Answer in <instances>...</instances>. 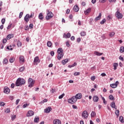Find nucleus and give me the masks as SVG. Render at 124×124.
<instances>
[{
	"mask_svg": "<svg viewBox=\"0 0 124 124\" xmlns=\"http://www.w3.org/2000/svg\"><path fill=\"white\" fill-rule=\"evenodd\" d=\"M23 16V12H20L19 16V18H22V16Z\"/></svg>",
	"mask_w": 124,
	"mask_h": 124,
	"instance_id": "bf43d9fd",
	"label": "nucleus"
},
{
	"mask_svg": "<svg viewBox=\"0 0 124 124\" xmlns=\"http://www.w3.org/2000/svg\"><path fill=\"white\" fill-rule=\"evenodd\" d=\"M52 111V108L51 107H48L44 109L45 113H50Z\"/></svg>",
	"mask_w": 124,
	"mask_h": 124,
	"instance_id": "9d476101",
	"label": "nucleus"
},
{
	"mask_svg": "<svg viewBox=\"0 0 124 124\" xmlns=\"http://www.w3.org/2000/svg\"><path fill=\"white\" fill-rule=\"evenodd\" d=\"M119 84V81H116L115 83H112L110 84V87L112 88V89H116L118 87V84Z\"/></svg>",
	"mask_w": 124,
	"mask_h": 124,
	"instance_id": "423d86ee",
	"label": "nucleus"
},
{
	"mask_svg": "<svg viewBox=\"0 0 124 124\" xmlns=\"http://www.w3.org/2000/svg\"><path fill=\"white\" fill-rule=\"evenodd\" d=\"M53 13L49 11V10H47V16H46V20H50L51 18H53Z\"/></svg>",
	"mask_w": 124,
	"mask_h": 124,
	"instance_id": "7ed1b4c3",
	"label": "nucleus"
},
{
	"mask_svg": "<svg viewBox=\"0 0 124 124\" xmlns=\"http://www.w3.org/2000/svg\"><path fill=\"white\" fill-rule=\"evenodd\" d=\"M8 63V60H7V59L5 58L3 60V64H7Z\"/></svg>",
	"mask_w": 124,
	"mask_h": 124,
	"instance_id": "a878e982",
	"label": "nucleus"
},
{
	"mask_svg": "<svg viewBox=\"0 0 124 124\" xmlns=\"http://www.w3.org/2000/svg\"><path fill=\"white\" fill-rule=\"evenodd\" d=\"M107 19V20H109L112 19V16H108Z\"/></svg>",
	"mask_w": 124,
	"mask_h": 124,
	"instance_id": "0e129e2a",
	"label": "nucleus"
},
{
	"mask_svg": "<svg viewBox=\"0 0 124 124\" xmlns=\"http://www.w3.org/2000/svg\"><path fill=\"white\" fill-rule=\"evenodd\" d=\"M19 62L20 63H22V62H25V58H24V56H20L19 57Z\"/></svg>",
	"mask_w": 124,
	"mask_h": 124,
	"instance_id": "f3484780",
	"label": "nucleus"
},
{
	"mask_svg": "<svg viewBox=\"0 0 124 124\" xmlns=\"http://www.w3.org/2000/svg\"><path fill=\"white\" fill-rule=\"evenodd\" d=\"M102 99L103 101V103H104V104H106V103H107V102H106V100H105V98H104L103 97H102Z\"/></svg>",
	"mask_w": 124,
	"mask_h": 124,
	"instance_id": "603ef678",
	"label": "nucleus"
},
{
	"mask_svg": "<svg viewBox=\"0 0 124 124\" xmlns=\"http://www.w3.org/2000/svg\"><path fill=\"white\" fill-rule=\"evenodd\" d=\"M115 115H116V116L117 117H119V115H120V110H116L115 111Z\"/></svg>",
	"mask_w": 124,
	"mask_h": 124,
	"instance_id": "c85d7f7f",
	"label": "nucleus"
},
{
	"mask_svg": "<svg viewBox=\"0 0 124 124\" xmlns=\"http://www.w3.org/2000/svg\"><path fill=\"white\" fill-rule=\"evenodd\" d=\"M73 10L75 12H78V11H79V7H78V5H75L73 7Z\"/></svg>",
	"mask_w": 124,
	"mask_h": 124,
	"instance_id": "dca6fc26",
	"label": "nucleus"
},
{
	"mask_svg": "<svg viewBox=\"0 0 124 124\" xmlns=\"http://www.w3.org/2000/svg\"><path fill=\"white\" fill-rule=\"evenodd\" d=\"M62 122L59 119H55L53 121V124H61Z\"/></svg>",
	"mask_w": 124,
	"mask_h": 124,
	"instance_id": "2eb2a0df",
	"label": "nucleus"
},
{
	"mask_svg": "<svg viewBox=\"0 0 124 124\" xmlns=\"http://www.w3.org/2000/svg\"><path fill=\"white\" fill-rule=\"evenodd\" d=\"M1 23L2 25H4V23H5V18H2L1 19Z\"/></svg>",
	"mask_w": 124,
	"mask_h": 124,
	"instance_id": "3c124183",
	"label": "nucleus"
},
{
	"mask_svg": "<svg viewBox=\"0 0 124 124\" xmlns=\"http://www.w3.org/2000/svg\"><path fill=\"white\" fill-rule=\"evenodd\" d=\"M76 65H77V63L74 62V64L71 65L70 68H71V67H74V66H76Z\"/></svg>",
	"mask_w": 124,
	"mask_h": 124,
	"instance_id": "864d4df0",
	"label": "nucleus"
},
{
	"mask_svg": "<svg viewBox=\"0 0 124 124\" xmlns=\"http://www.w3.org/2000/svg\"><path fill=\"white\" fill-rule=\"evenodd\" d=\"M33 62L35 63V64H37V63L40 62V60H39V57H38V56H36L34 58Z\"/></svg>",
	"mask_w": 124,
	"mask_h": 124,
	"instance_id": "0eeeda50",
	"label": "nucleus"
},
{
	"mask_svg": "<svg viewBox=\"0 0 124 124\" xmlns=\"http://www.w3.org/2000/svg\"><path fill=\"white\" fill-rule=\"evenodd\" d=\"M12 121H14L16 119V115H13L11 116Z\"/></svg>",
	"mask_w": 124,
	"mask_h": 124,
	"instance_id": "79ce46f5",
	"label": "nucleus"
},
{
	"mask_svg": "<svg viewBox=\"0 0 124 124\" xmlns=\"http://www.w3.org/2000/svg\"><path fill=\"white\" fill-rule=\"evenodd\" d=\"M38 18L39 20H42L43 19H44V16H43V14L42 13H41L39 14Z\"/></svg>",
	"mask_w": 124,
	"mask_h": 124,
	"instance_id": "a211bd4d",
	"label": "nucleus"
},
{
	"mask_svg": "<svg viewBox=\"0 0 124 124\" xmlns=\"http://www.w3.org/2000/svg\"><path fill=\"white\" fill-rule=\"evenodd\" d=\"M115 15L117 19H122L123 18V14H121L119 11H117Z\"/></svg>",
	"mask_w": 124,
	"mask_h": 124,
	"instance_id": "39448f33",
	"label": "nucleus"
},
{
	"mask_svg": "<svg viewBox=\"0 0 124 124\" xmlns=\"http://www.w3.org/2000/svg\"><path fill=\"white\" fill-rule=\"evenodd\" d=\"M25 70V67L22 66L19 68V71L20 72H23Z\"/></svg>",
	"mask_w": 124,
	"mask_h": 124,
	"instance_id": "e433bc0d",
	"label": "nucleus"
},
{
	"mask_svg": "<svg viewBox=\"0 0 124 124\" xmlns=\"http://www.w3.org/2000/svg\"><path fill=\"white\" fill-rule=\"evenodd\" d=\"M119 60H120L121 61H122V62H124V57H122V56H120L119 57Z\"/></svg>",
	"mask_w": 124,
	"mask_h": 124,
	"instance_id": "052dcab7",
	"label": "nucleus"
},
{
	"mask_svg": "<svg viewBox=\"0 0 124 124\" xmlns=\"http://www.w3.org/2000/svg\"><path fill=\"white\" fill-rule=\"evenodd\" d=\"M35 81L33 80V81L31 82H29L28 87L29 88H32V87H33V85H34V83H35Z\"/></svg>",
	"mask_w": 124,
	"mask_h": 124,
	"instance_id": "6ab92c4d",
	"label": "nucleus"
},
{
	"mask_svg": "<svg viewBox=\"0 0 124 124\" xmlns=\"http://www.w3.org/2000/svg\"><path fill=\"white\" fill-rule=\"evenodd\" d=\"M63 56H64L63 52L62 53H60L59 54H58V55H57L58 60H60L61 59H62V58L63 57Z\"/></svg>",
	"mask_w": 124,
	"mask_h": 124,
	"instance_id": "ddd939ff",
	"label": "nucleus"
},
{
	"mask_svg": "<svg viewBox=\"0 0 124 124\" xmlns=\"http://www.w3.org/2000/svg\"><path fill=\"white\" fill-rule=\"evenodd\" d=\"M94 54L95 55V56H102V55H103V53H100L98 51H94Z\"/></svg>",
	"mask_w": 124,
	"mask_h": 124,
	"instance_id": "5701e85b",
	"label": "nucleus"
},
{
	"mask_svg": "<svg viewBox=\"0 0 124 124\" xmlns=\"http://www.w3.org/2000/svg\"><path fill=\"white\" fill-rule=\"evenodd\" d=\"M91 79L92 81H94L95 80V77L92 76V77H91Z\"/></svg>",
	"mask_w": 124,
	"mask_h": 124,
	"instance_id": "5fc2aeb1",
	"label": "nucleus"
},
{
	"mask_svg": "<svg viewBox=\"0 0 124 124\" xmlns=\"http://www.w3.org/2000/svg\"><path fill=\"white\" fill-rule=\"evenodd\" d=\"M89 23L90 25H92L93 24V18H90L89 19Z\"/></svg>",
	"mask_w": 124,
	"mask_h": 124,
	"instance_id": "13d9d810",
	"label": "nucleus"
},
{
	"mask_svg": "<svg viewBox=\"0 0 124 124\" xmlns=\"http://www.w3.org/2000/svg\"><path fill=\"white\" fill-rule=\"evenodd\" d=\"M48 100L47 99H45L43 101H41L40 104H43V103H45V102H47Z\"/></svg>",
	"mask_w": 124,
	"mask_h": 124,
	"instance_id": "7c9ffc66",
	"label": "nucleus"
},
{
	"mask_svg": "<svg viewBox=\"0 0 124 124\" xmlns=\"http://www.w3.org/2000/svg\"><path fill=\"white\" fill-rule=\"evenodd\" d=\"M33 81H34L33 80H32V78H29V79H28V84L29 83H31V82H32Z\"/></svg>",
	"mask_w": 124,
	"mask_h": 124,
	"instance_id": "09e8293b",
	"label": "nucleus"
},
{
	"mask_svg": "<svg viewBox=\"0 0 124 124\" xmlns=\"http://www.w3.org/2000/svg\"><path fill=\"white\" fill-rule=\"evenodd\" d=\"M26 83V81L25 79L21 78H18L16 81V87H19L20 86H22V85H25Z\"/></svg>",
	"mask_w": 124,
	"mask_h": 124,
	"instance_id": "f03ea898",
	"label": "nucleus"
},
{
	"mask_svg": "<svg viewBox=\"0 0 124 124\" xmlns=\"http://www.w3.org/2000/svg\"><path fill=\"white\" fill-rule=\"evenodd\" d=\"M119 65V64L118 63H114L113 64V67H114V70H116L117 69V67Z\"/></svg>",
	"mask_w": 124,
	"mask_h": 124,
	"instance_id": "bb28decb",
	"label": "nucleus"
},
{
	"mask_svg": "<svg viewBox=\"0 0 124 124\" xmlns=\"http://www.w3.org/2000/svg\"><path fill=\"white\" fill-rule=\"evenodd\" d=\"M110 106L112 108H115L116 107V104H115V102H112L111 103Z\"/></svg>",
	"mask_w": 124,
	"mask_h": 124,
	"instance_id": "c756f323",
	"label": "nucleus"
},
{
	"mask_svg": "<svg viewBox=\"0 0 124 124\" xmlns=\"http://www.w3.org/2000/svg\"><path fill=\"white\" fill-rule=\"evenodd\" d=\"M11 27H12V24H11L8 26L7 28V30H9L11 28Z\"/></svg>",
	"mask_w": 124,
	"mask_h": 124,
	"instance_id": "680f3d73",
	"label": "nucleus"
},
{
	"mask_svg": "<svg viewBox=\"0 0 124 124\" xmlns=\"http://www.w3.org/2000/svg\"><path fill=\"white\" fill-rule=\"evenodd\" d=\"M4 93H10V89H9L7 87L4 88Z\"/></svg>",
	"mask_w": 124,
	"mask_h": 124,
	"instance_id": "9b49d317",
	"label": "nucleus"
},
{
	"mask_svg": "<svg viewBox=\"0 0 124 124\" xmlns=\"http://www.w3.org/2000/svg\"><path fill=\"white\" fill-rule=\"evenodd\" d=\"M5 113H10V109L7 108L6 110H5Z\"/></svg>",
	"mask_w": 124,
	"mask_h": 124,
	"instance_id": "49530a36",
	"label": "nucleus"
},
{
	"mask_svg": "<svg viewBox=\"0 0 124 124\" xmlns=\"http://www.w3.org/2000/svg\"><path fill=\"white\" fill-rule=\"evenodd\" d=\"M47 46L48 47H51L52 46V43L50 41L47 42Z\"/></svg>",
	"mask_w": 124,
	"mask_h": 124,
	"instance_id": "58836bf2",
	"label": "nucleus"
},
{
	"mask_svg": "<svg viewBox=\"0 0 124 124\" xmlns=\"http://www.w3.org/2000/svg\"><path fill=\"white\" fill-rule=\"evenodd\" d=\"M108 98L110 100H115V98L114 97V96H113L112 94L109 96Z\"/></svg>",
	"mask_w": 124,
	"mask_h": 124,
	"instance_id": "cd10ccee",
	"label": "nucleus"
},
{
	"mask_svg": "<svg viewBox=\"0 0 124 124\" xmlns=\"http://www.w3.org/2000/svg\"><path fill=\"white\" fill-rule=\"evenodd\" d=\"M91 10H92V8H89L87 10L84 11V14L85 15H88V14L91 12Z\"/></svg>",
	"mask_w": 124,
	"mask_h": 124,
	"instance_id": "aec40b11",
	"label": "nucleus"
},
{
	"mask_svg": "<svg viewBox=\"0 0 124 124\" xmlns=\"http://www.w3.org/2000/svg\"><path fill=\"white\" fill-rule=\"evenodd\" d=\"M29 28L30 29H33V24H30L29 25Z\"/></svg>",
	"mask_w": 124,
	"mask_h": 124,
	"instance_id": "6e6d98bb",
	"label": "nucleus"
},
{
	"mask_svg": "<svg viewBox=\"0 0 124 124\" xmlns=\"http://www.w3.org/2000/svg\"><path fill=\"white\" fill-rule=\"evenodd\" d=\"M50 55H51V56H52V57H53L54 56V55H55V52L54 51H51Z\"/></svg>",
	"mask_w": 124,
	"mask_h": 124,
	"instance_id": "69168bd1",
	"label": "nucleus"
},
{
	"mask_svg": "<svg viewBox=\"0 0 124 124\" xmlns=\"http://www.w3.org/2000/svg\"><path fill=\"white\" fill-rule=\"evenodd\" d=\"M105 22H106V19L104 18V19L100 22L101 25H103V24H104V23H105Z\"/></svg>",
	"mask_w": 124,
	"mask_h": 124,
	"instance_id": "a19ab883",
	"label": "nucleus"
},
{
	"mask_svg": "<svg viewBox=\"0 0 124 124\" xmlns=\"http://www.w3.org/2000/svg\"><path fill=\"white\" fill-rule=\"evenodd\" d=\"M114 35H115V32H111L109 34V36H110V37H113Z\"/></svg>",
	"mask_w": 124,
	"mask_h": 124,
	"instance_id": "2f4dec72",
	"label": "nucleus"
},
{
	"mask_svg": "<svg viewBox=\"0 0 124 124\" xmlns=\"http://www.w3.org/2000/svg\"><path fill=\"white\" fill-rule=\"evenodd\" d=\"M95 115H96V113H95L94 111H92L91 114V116L92 117H94V116H95Z\"/></svg>",
	"mask_w": 124,
	"mask_h": 124,
	"instance_id": "37998d69",
	"label": "nucleus"
},
{
	"mask_svg": "<svg viewBox=\"0 0 124 124\" xmlns=\"http://www.w3.org/2000/svg\"><path fill=\"white\" fill-rule=\"evenodd\" d=\"M120 53L124 52V46L120 47Z\"/></svg>",
	"mask_w": 124,
	"mask_h": 124,
	"instance_id": "c9c22d12",
	"label": "nucleus"
},
{
	"mask_svg": "<svg viewBox=\"0 0 124 124\" xmlns=\"http://www.w3.org/2000/svg\"><path fill=\"white\" fill-rule=\"evenodd\" d=\"M81 116L83 119H87L89 117V113H88V111H87V110H84L83 111Z\"/></svg>",
	"mask_w": 124,
	"mask_h": 124,
	"instance_id": "20e7f679",
	"label": "nucleus"
},
{
	"mask_svg": "<svg viewBox=\"0 0 124 124\" xmlns=\"http://www.w3.org/2000/svg\"><path fill=\"white\" fill-rule=\"evenodd\" d=\"M34 115V112L32 110H29L27 113V117H31Z\"/></svg>",
	"mask_w": 124,
	"mask_h": 124,
	"instance_id": "6e6552de",
	"label": "nucleus"
},
{
	"mask_svg": "<svg viewBox=\"0 0 124 124\" xmlns=\"http://www.w3.org/2000/svg\"><path fill=\"white\" fill-rule=\"evenodd\" d=\"M9 99L11 100H13V99H14V97L13 96H9Z\"/></svg>",
	"mask_w": 124,
	"mask_h": 124,
	"instance_id": "774afa93",
	"label": "nucleus"
},
{
	"mask_svg": "<svg viewBox=\"0 0 124 124\" xmlns=\"http://www.w3.org/2000/svg\"><path fill=\"white\" fill-rule=\"evenodd\" d=\"M72 107H73V109H78V108H77V106H76L74 105H73Z\"/></svg>",
	"mask_w": 124,
	"mask_h": 124,
	"instance_id": "338daca9",
	"label": "nucleus"
},
{
	"mask_svg": "<svg viewBox=\"0 0 124 124\" xmlns=\"http://www.w3.org/2000/svg\"><path fill=\"white\" fill-rule=\"evenodd\" d=\"M11 46H7V49L8 50H10L11 51H12V50H13V48H12Z\"/></svg>",
	"mask_w": 124,
	"mask_h": 124,
	"instance_id": "de8ad7c7",
	"label": "nucleus"
},
{
	"mask_svg": "<svg viewBox=\"0 0 124 124\" xmlns=\"http://www.w3.org/2000/svg\"><path fill=\"white\" fill-rule=\"evenodd\" d=\"M74 76H78V75H80V72H76L74 73Z\"/></svg>",
	"mask_w": 124,
	"mask_h": 124,
	"instance_id": "c03bdc74",
	"label": "nucleus"
},
{
	"mask_svg": "<svg viewBox=\"0 0 124 124\" xmlns=\"http://www.w3.org/2000/svg\"><path fill=\"white\" fill-rule=\"evenodd\" d=\"M15 61V58H12L9 59V62H11V63H12V62H14Z\"/></svg>",
	"mask_w": 124,
	"mask_h": 124,
	"instance_id": "f704fd0d",
	"label": "nucleus"
},
{
	"mask_svg": "<svg viewBox=\"0 0 124 124\" xmlns=\"http://www.w3.org/2000/svg\"><path fill=\"white\" fill-rule=\"evenodd\" d=\"M107 0H99V2H101L102 3H104Z\"/></svg>",
	"mask_w": 124,
	"mask_h": 124,
	"instance_id": "e2e57ef3",
	"label": "nucleus"
},
{
	"mask_svg": "<svg viewBox=\"0 0 124 124\" xmlns=\"http://www.w3.org/2000/svg\"><path fill=\"white\" fill-rule=\"evenodd\" d=\"M100 18H101V13H100L99 16L95 18V22L98 21V20H100Z\"/></svg>",
	"mask_w": 124,
	"mask_h": 124,
	"instance_id": "b1692460",
	"label": "nucleus"
},
{
	"mask_svg": "<svg viewBox=\"0 0 124 124\" xmlns=\"http://www.w3.org/2000/svg\"><path fill=\"white\" fill-rule=\"evenodd\" d=\"M119 121L121 123H124V117H123V116H120V117H119Z\"/></svg>",
	"mask_w": 124,
	"mask_h": 124,
	"instance_id": "4c0bfd02",
	"label": "nucleus"
},
{
	"mask_svg": "<svg viewBox=\"0 0 124 124\" xmlns=\"http://www.w3.org/2000/svg\"><path fill=\"white\" fill-rule=\"evenodd\" d=\"M81 36H85L86 35V32L83 31L80 32Z\"/></svg>",
	"mask_w": 124,
	"mask_h": 124,
	"instance_id": "ea45409f",
	"label": "nucleus"
},
{
	"mask_svg": "<svg viewBox=\"0 0 124 124\" xmlns=\"http://www.w3.org/2000/svg\"><path fill=\"white\" fill-rule=\"evenodd\" d=\"M65 94L64 93H62V94H61V95H60L59 96V99H62V98L63 97V96H64Z\"/></svg>",
	"mask_w": 124,
	"mask_h": 124,
	"instance_id": "a18cd8bd",
	"label": "nucleus"
},
{
	"mask_svg": "<svg viewBox=\"0 0 124 124\" xmlns=\"http://www.w3.org/2000/svg\"><path fill=\"white\" fill-rule=\"evenodd\" d=\"M82 96V95L81 93H78L75 96H74L72 98H69L68 100V102L70 104H74V103L77 101V99H81Z\"/></svg>",
	"mask_w": 124,
	"mask_h": 124,
	"instance_id": "f257e3e1",
	"label": "nucleus"
},
{
	"mask_svg": "<svg viewBox=\"0 0 124 124\" xmlns=\"http://www.w3.org/2000/svg\"><path fill=\"white\" fill-rule=\"evenodd\" d=\"M34 123H38L39 122V117H36L34 119Z\"/></svg>",
	"mask_w": 124,
	"mask_h": 124,
	"instance_id": "72a5a7b5",
	"label": "nucleus"
},
{
	"mask_svg": "<svg viewBox=\"0 0 124 124\" xmlns=\"http://www.w3.org/2000/svg\"><path fill=\"white\" fill-rule=\"evenodd\" d=\"M57 53L58 54H62V53H63V50H62V48H59L57 50Z\"/></svg>",
	"mask_w": 124,
	"mask_h": 124,
	"instance_id": "4be33fe9",
	"label": "nucleus"
},
{
	"mask_svg": "<svg viewBox=\"0 0 124 124\" xmlns=\"http://www.w3.org/2000/svg\"><path fill=\"white\" fill-rule=\"evenodd\" d=\"M29 106V104H25L24 105H23V108H27V107Z\"/></svg>",
	"mask_w": 124,
	"mask_h": 124,
	"instance_id": "4d7b16f0",
	"label": "nucleus"
},
{
	"mask_svg": "<svg viewBox=\"0 0 124 124\" xmlns=\"http://www.w3.org/2000/svg\"><path fill=\"white\" fill-rule=\"evenodd\" d=\"M30 18V15L27 14L26 16L24 17V21L28 23L29 21H30V19H29Z\"/></svg>",
	"mask_w": 124,
	"mask_h": 124,
	"instance_id": "4468645a",
	"label": "nucleus"
},
{
	"mask_svg": "<svg viewBox=\"0 0 124 124\" xmlns=\"http://www.w3.org/2000/svg\"><path fill=\"white\" fill-rule=\"evenodd\" d=\"M4 105H5V103H4V102H1L0 103V106L3 107V106H4Z\"/></svg>",
	"mask_w": 124,
	"mask_h": 124,
	"instance_id": "8fccbe9b",
	"label": "nucleus"
},
{
	"mask_svg": "<svg viewBox=\"0 0 124 124\" xmlns=\"http://www.w3.org/2000/svg\"><path fill=\"white\" fill-rule=\"evenodd\" d=\"M13 37H14V35L12 34H10L7 36L6 38L8 40H9V39H11V38H13Z\"/></svg>",
	"mask_w": 124,
	"mask_h": 124,
	"instance_id": "412c9836",
	"label": "nucleus"
},
{
	"mask_svg": "<svg viewBox=\"0 0 124 124\" xmlns=\"http://www.w3.org/2000/svg\"><path fill=\"white\" fill-rule=\"evenodd\" d=\"M98 100H99V98L97 95H94L93 97V101L94 102H98Z\"/></svg>",
	"mask_w": 124,
	"mask_h": 124,
	"instance_id": "f8f14e48",
	"label": "nucleus"
},
{
	"mask_svg": "<svg viewBox=\"0 0 124 124\" xmlns=\"http://www.w3.org/2000/svg\"><path fill=\"white\" fill-rule=\"evenodd\" d=\"M68 59H64L62 61V62L63 64V65H65V64L68 62Z\"/></svg>",
	"mask_w": 124,
	"mask_h": 124,
	"instance_id": "393cba45",
	"label": "nucleus"
},
{
	"mask_svg": "<svg viewBox=\"0 0 124 124\" xmlns=\"http://www.w3.org/2000/svg\"><path fill=\"white\" fill-rule=\"evenodd\" d=\"M17 45L18 47H21L22 46V43L20 41L17 42Z\"/></svg>",
	"mask_w": 124,
	"mask_h": 124,
	"instance_id": "473e14b6",
	"label": "nucleus"
},
{
	"mask_svg": "<svg viewBox=\"0 0 124 124\" xmlns=\"http://www.w3.org/2000/svg\"><path fill=\"white\" fill-rule=\"evenodd\" d=\"M71 36V34L70 33L68 32L67 34L64 33L63 35V37L64 38H70V37Z\"/></svg>",
	"mask_w": 124,
	"mask_h": 124,
	"instance_id": "1a4fd4ad",
	"label": "nucleus"
}]
</instances>
